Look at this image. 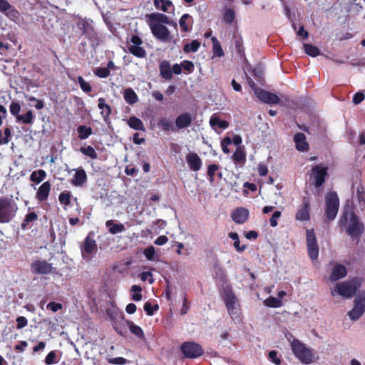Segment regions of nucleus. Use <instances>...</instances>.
<instances>
[{"mask_svg":"<svg viewBox=\"0 0 365 365\" xmlns=\"http://www.w3.org/2000/svg\"><path fill=\"white\" fill-rule=\"evenodd\" d=\"M220 296L227 309L228 314L232 319L240 317V308L237 298L230 285L220 291Z\"/></svg>","mask_w":365,"mask_h":365,"instance_id":"nucleus-1","label":"nucleus"},{"mask_svg":"<svg viewBox=\"0 0 365 365\" xmlns=\"http://www.w3.org/2000/svg\"><path fill=\"white\" fill-rule=\"evenodd\" d=\"M355 207L346 205L344 207L343 214L339 220L341 228H364V224L360 221L355 212Z\"/></svg>","mask_w":365,"mask_h":365,"instance_id":"nucleus-2","label":"nucleus"},{"mask_svg":"<svg viewBox=\"0 0 365 365\" xmlns=\"http://www.w3.org/2000/svg\"><path fill=\"white\" fill-rule=\"evenodd\" d=\"M18 210V206L13 199L2 197L0 198V222L11 221Z\"/></svg>","mask_w":365,"mask_h":365,"instance_id":"nucleus-3","label":"nucleus"},{"mask_svg":"<svg viewBox=\"0 0 365 365\" xmlns=\"http://www.w3.org/2000/svg\"><path fill=\"white\" fill-rule=\"evenodd\" d=\"M294 356L302 362L306 364L313 361L314 354L312 351L306 347L299 339H294L291 344Z\"/></svg>","mask_w":365,"mask_h":365,"instance_id":"nucleus-4","label":"nucleus"},{"mask_svg":"<svg viewBox=\"0 0 365 365\" xmlns=\"http://www.w3.org/2000/svg\"><path fill=\"white\" fill-rule=\"evenodd\" d=\"M91 23L92 21H89L86 19H81L77 22V26L82 31V34L88 39L91 46L96 48L100 43V38Z\"/></svg>","mask_w":365,"mask_h":365,"instance_id":"nucleus-5","label":"nucleus"},{"mask_svg":"<svg viewBox=\"0 0 365 365\" xmlns=\"http://www.w3.org/2000/svg\"><path fill=\"white\" fill-rule=\"evenodd\" d=\"M339 208V198L336 192H328L325 195V215L329 220H333Z\"/></svg>","mask_w":365,"mask_h":365,"instance_id":"nucleus-6","label":"nucleus"},{"mask_svg":"<svg viewBox=\"0 0 365 365\" xmlns=\"http://www.w3.org/2000/svg\"><path fill=\"white\" fill-rule=\"evenodd\" d=\"M180 350L185 357L188 359H196L204 354L202 347L197 343L185 341L181 346Z\"/></svg>","mask_w":365,"mask_h":365,"instance_id":"nucleus-7","label":"nucleus"},{"mask_svg":"<svg viewBox=\"0 0 365 365\" xmlns=\"http://www.w3.org/2000/svg\"><path fill=\"white\" fill-rule=\"evenodd\" d=\"M307 230V247L309 257L312 259H317L319 256V246L317 245L314 230Z\"/></svg>","mask_w":365,"mask_h":365,"instance_id":"nucleus-8","label":"nucleus"},{"mask_svg":"<svg viewBox=\"0 0 365 365\" xmlns=\"http://www.w3.org/2000/svg\"><path fill=\"white\" fill-rule=\"evenodd\" d=\"M314 185L319 188L325 182L328 177V168L321 165H316L312 168Z\"/></svg>","mask_w":365,"mask_h":365,"instance_id":"nucleus-9","label":"nucleus"},{"mask_svg":"<svg viewBox=\"0 0 365 365\" xmlns=\"http://www.w3.org/2000/svg\"><path fill=\"white\" fill-rule=\"evenodd\" d=\"M365 311V293L357 296L354 299V308L349 312L348 315L353 320L359 319Z\"/></svg>","mask_w":365,"mask_h":365,"instance_id":"nucleus-10","label":"nucleus"},{"mask_svg":"<svg viewBox=\"0 0 365 365\" xmlns=\"http://www.w3.org/2000/svg\"><path fill=\"white\" fill-rule=\"evenodd\" d=\"M255 94L259 100L267 104H277L279 102V98L276 94L260 88H255Z\"/></svg>","mask_w":365,"mask_h":365,"instance_id":"nucleus-11","label":"nucleus"},{"mask_svg":"<svg viewBox=\"0 0 365 365\" xmlns=\"http://www.w3.org/2000/svg\"><path fill=\"white\" fill-rule=\"evenodd\" d=\"M338 293L345 297H352L357 291V286L355 282H345L336 287Z\"/></svg>","mask_w":365,"mask_h":365,"instance_id":"nucleus-12","label":"nucleus"},{"mask_svg":"<svg viewBox=\"0 0 365 365\" xmlns=\"http://www.w3.org/2000/svg\"><path fill=\"white\" fill-rule=\"evenodd\" d=\"M52 264L46 260H36L31 264V270L34 274H47L52 272Z\"/></svg>","mask_w":365,"mask_h":365,"instance_id":"nucleus-13","label":"nucleus"},{"mask_svg":"<svg viewBox=\"0 0 365 365\" xmlns=\"http://www.w3.org/2000/svg\"><path fill=\"white\" fill-rule=\"evenodd\" d=\"M153 35L161 41H167L170 36L169 29L163 24L149 25Z\"/></svg>","mask_w":365,"mask_h":365,"instance_id":"nucleus-14","label":"nucleus"},{"mask_svg":"<svg viewBox=\"0 0 365 365\" xmlns=\"http://www.w3.org/2000/svg\"><path fill=\"white\" fill-rule=\"evenodd\" d=\"M310 218V203L308 197H304L300 208L296 213L295 220L298 221H308Z\"/></svg>","mask_w":365,"mask_h":365,"instance_id":"nucleus-15","label":"nucleus"},{"mask_svg":"<svg viewBox=\"0 0 365 365\" xmlns=\"http://www.w3.org/2000/svg\"><path fill=\"white\" fill-rule=\"evenodd\" d=\"M97 249L96 241L87 237L85 240L83 248L82 249V256L83 259L90 260Z\"/></svg>","mask_w":365,"mask_h":365,"instance_id":"nucleus-16","label":"nucleus"},{"mask_svg":"<svg viewBox=\"0 0 365 365\" xmlns=\"http://www.w3.org/2000/svg\"><path fill=\"white\" fill-rule=\"evenodd\" d=\"M147 19L149 25L162 24L170 25L172 24L170 18L165 14L161 13H152L147 16Z\"/></svg>","mask_w":365,"mask_h":365,"instance_id":"nucleus-17","label":"nucleus"},{"mask_svg":"<svg viewBox=\"0 0 365 365\" xmlns=\"http://www.w3.org/2000/svg\"><path fill=\"white\" fill-rule=\"evenodd\" d=\"M75 171L76 173L71 181V183L75 187H82L87 182V174L83 168H79L75 170Z\"/></svg>","mask_w":365,"mask_h":365,"instance_id":"nucleus-18","label":"nucleus"},{"mask_svg":"<svg viewBox=\"0 0 365 365\" xmlns=\"http://www.w3.org/2000/svg\"><path fill=\"white\" fill-rule=\"evenodd\" d=\"M186 161L190 170L198 171L202 167V160L195 153H190L186 155Z\"/></svg>","mask_w":365,"mask_h":365,"instance_id":"nucleus-19","label":"nucleus"},{"mask_svg":"<svg viewBox=\"0 0 365 365\" xmlns=\"http://www.w3.org/2000/svg\"><path fill=\"white\" fill-rule=\"evenodd\" d=\"M192 121V118L189 113H182L175 118V125L178 130L184 129L190 126Z\"/></svg>","mask_w":365,"mask_h":365,"instance_id":"nucleus-20","label":"nucleus"},{"mask_svg":"<svg viewBox=\"0 0 365 365\" xmlns=\"http://www.w3.org/2000/svg\"><path fill=\"white\" fill-rule=\"evenodd\" d=\"M51 185L50 182L46 181L42 183L36 192V199L38 202L46 201L48 199V197L51 192Z\"/></svg>","mask_w":365,"mask_h":365,"instance_id":"nucleus-21","label":"nucleus"},{"mask_svg":"<svg viewBox=\"0 0 365 365\" xmlns=\"http://www.w3.org/2000/svg\"><path fill=\"white\" fill-rule=\"evenodd\" d=\"M296 149L300 152L309 150V144L306 140V136L303 133H297L294 136Z\"/></svg>","mask_w":365,"mask_h":365,"instance_id":"nucleus-22","label":"nucleus"},{"mask_svg":"<svg viewBox=\"0 0 365 365\" xmlns=\"http://www.w3.org/2000/svg\"><path fill=\"white\" fill-rule=\"evenodd\" d=\"M160 74L165 80L169 81L173 78L172 68L169 61L164 60L159 65Z\"/></svg>","mask_w":365,"mask_h":365,"instance_id":"nucleus-23","label":"nucleus"},{"mask_svg":"<svg viewBox=\"0 0 365 365\" xmlns=\"http://www.w3.org/2000/svg\"><path fill=\"white\" fill-rule=\"evenodd\" d=\"M98 108L101 110V115H102L105 122L110 120V115L111 113V107L106 103V100L103 98H99L98 100Z\"/></svg>","mask_w":365,"mask_h":365,"instance_id":"nucleus-24","label":"nucleus"},{"mask_svg":"<svg viewBox=\"0 0 365 365\" xmlns=\"http://www.w3.org/2000/svg\"><path fill=\"white\" fill-rule=\"evenodd\" d=\"M248 215L249 212L247 209L240 207L236 209L235 211L232 213V218L235 222L242 224L247 220Z\"/></svg>","mask_w":365,"mask_h":365,"instance_id":"nucleus-25","label":"nucleus"},{"mask_svg":"<svg viewBox=\"0 0 365 365\" xmlns=\"http://www.w3.org/2000/svg\"><path fill=\"white\" fill-rule=\"evenodd\" d=\"M346 274V270L345 267L342 264H337L333 268L329 275V279L331 281H336L344 277Z\"/></svg>","mask_w":365,"mask_h":365,"instance_id":"nucleus-26","label":"nucleus"},{"mask_svg":"<svg viewBox=\"0 0 365 365\" xmlns=\"http://www.w3.org/2000/svg\"><path fill=\"white\" fill-rule=\"evenodd\" d=\"M179 24L183 32L190 31L193 24L192 17L188 14H183L180 19Z\"/></svg>","mask_w":365,"mask_h":365,"instance_id":"nucleus-27","label":"nucleus"},{"mask_svg":"<svg viewBox=\"0 0 365 365\" xmlns=\"http://www.w3.org/2000/svg\"><path fill=\"white\" fill-rule=\"evenodd\" d=\"M127 123L129 127L133 130L145 131V127L143 121L135 116L130 117Z\"/></svg>","mask_w":365,"mask_h":365,"instance_id":"nucleus-28","label":"nucleus"},{"mask_svg":"<svg viewBox=\"0 0 365 365\" xmlns=\"http://www.w3.org/2000/svg\"><path fill=\"white\" fill-rule=\"evenodd\" d=\"M126 324L128 326L130 332L140 339H144L145 335L140 327L135 324L132 321H125Z\"/></svg>","mask_w":365,"mask_h":365,"instance_id":"nucleus-29","label":"nucleus"},{"mask_svg":"<svg viewBox=\"0 0 365 365\" xmlns=\"http://www.w3.org/2000/svg\"><path fill=\"white\" fill-rule=\"evenodd\" d=\"M123 97L126 103L130 105H133L138 101L137 94L131 88H126L124 91Z\"/></svg>","mask_w":365,"mask_h":365,"instance_id":"nucleus-30","label":"nucleus"},{"mask_svg":"<svg viewBox=\"0 0 365 365\" xmlns=\"http://www.w3.org/2000/svg\"><path fill=\"white\" fill-rule=\"evenodd\" d=\"M158 126L165 132L176 130L173 125V122L166 118H160L159 120L158 121Z\"/></svg>","mask_w":365,"mask_h":365,"instance_id":"nucleus-31","label":"nucleus"},{"mask_svg":"<svg viewBox=\"0 0 365 365\" xmlns=\"http://www.w3.org/2000/svg\"><path fill=\"white\" fill-rule=\"evenodd\" d=\"M46 177V173L43 170H38L34 171L30 175V180L31 182L36 183H40L42 182Z\"/></svg>","mask_w":365,"mask_h":365,"instance_id":"nucleus-32","label":"nucleus"},{"mask_svg":"<svg viewBox=\"0 0 365 365\" xmlns=\"http://www.w3.org/2000/svg\"><path fill=\"white\" fill-rule=\"evenodd\" d=\"M92 128L88 127L86 125H79L77 128L78 138L81 140H85L88 138L92 134Z\"/></svg>","mask_w":365,"mask_h":365,"instance_id":"nucleus-33","label":"nucleus"},{"mask_svg":"<svg viewBox=\"0 0 365 365\" xmlns=\"http://www.w3.org/2000/svg\"><path fill=\"white\" fill-rule=\"evenodd\" d=\"M128 51L130 53L138 58H145L146 56V51L143 47L140 46H129Z\"/></svg>","mask_w":365,"mask_h":365,"instance_id":"nucleus-34","label":"nucleus"},{"mask_svg":"<svg viewBox=\"0 0 365 365\" xmlns=\"http://www.w3.org/2000/svg\"><path fill=\"white\" fill-rule=\"evenodd\" d=\"M264 304L268 307L278 308L282 306V302L277 297L270 296L264 301Z\"/></svg>","mask_w":365,"mask_h":365,"instance_id":"nucleus-35","label":"nucleus"},{"mask_svg":"<svg viewBox=\"0 0 365 365\" xmlns=\"http://www.w3.org/2000/svg\"><path fill=\"white\" fill-rule=\"evenodd\" d=\"M200 46V42L198 40H192L190 43L184 45L183 51L186 53L196 52Z\"/></svg>","mask_w":365,"mask_h":365,"instance_id":"nucleus-36","label":"nucleus"},{"mask_svg":"<svg viewBox=\"0 0 365 365\" xmlns=\"http://www.w3.org/2000/svg\"><path fill=\"white\" fill-rule=\"evenodd\" d=\"M10 20L16 21L19 19L20 14L11 4L10 8L7 9L6 11H2Z\"/></svg>","mask_w":365,"mask_h":365,"instance_id":"nucleus-37","label":"nucleus"},{"mask_svg":"<svg viewBox=\"0 0 365 365\" xmlns=\"http://www.w3.org/2000/svg\"><path fill=\"white\" fill-rule=\"evenodd\" d=\"M34 116L32 110H28L26 114L20 115L17 117L16 120L21 121L24 124H32L34 123Z\"/></svg>","mask_w":365,"mask_h":365,"instance_id":"nucleus-38","label":"nucleus"},{"mask_svg":"<svg viewBox=\"0 0 365 365\" xmlns=\"http://www.w3.org/2000/svg\"><path fill=\"white\" fill-rule=\"evenodd\" d=\"M303 46L307 55L312 57H316L319 55L320 51L317 46L310 43H304Z\"/></svg>","mask_w":365,"mask_h":365,"instance_id":"nucleus-39","label":"nucleus"},{"mask_svg":"<svg viewBox=\"0 0 365 365\" xmlns=\"http://www.w3.org/2000/svg\"><path fill=\"white\" fill-rule=\"evenodd\" d=\"M211 40H212V46H213L212 50H213L214 54L216 56H219V57L223 56L224 51H223L221 44L219 42V41L217 40V38L214 36L211 38Z\"/></svg>","mask_w":365,"mask_h":365,"instance_id":"nucleus-40","label":"nucleus"},{"mask_svg":"<svg viewBox=\"0 0 365 365\" xmlns=\"http://www.w3.org/2000/svg\"><path fill=\"white\" fill-rule=\"evenodd\" d=\"M155 6L164 12L168 11V6H171L172 2L170 0H154Z\"/></svg>","mask_w":365,"mask_h":365,"instance_id":"nucleus-41","label":"nucleus"},{"mask_svg":"<svg viewBox=\"0 0 365 365\" xmlns=\"http://www.w3.org/2000/svg\"><path fill=\"white\" fill-rule=\"evenodd\" d=\"M71 192L70 191H63L60 193L58 200L61 205L68 206L71 205Z\"/></svg>","mask_w":365,"mask_h":365,"instance_id":"nucleus-42","label":"nucleus"},{"mask_svg":"<svg viewBox=\"0 0 365 365\" xmlns=\"http://www.w3.org/2000/svg\"><path fill=\"white\" fill-rule=\"evenodd\" d=\"M80 151L83 155L91 158V159H96V158H98L97 153L96 152L95 149L92 146H91V145H88L87 147H82V148H81Z\"/></svg>","mask_w":365,"mask_h":365,"instance_id":"nucleus-43","label":"nucleus"},{"mask_svg":"<svg viewBox=\"0 0 365 365\" xmlns=\"http://www.w3.org/2000/svg\"><path fill=\"white\" fill-rule=\"evenodd\" d=\"M229 237L234 240V247L238 252H242L243 250H245V248H246L245 245H243L242 246L240 245V241L239 236H238L237 233L230 232L229 234Z\"/></svg>","mask_w":365,"mask_h":365,"instance_id":"nucleus-44","label":"nucleus"},{"mask_svg":"<svg viewBox=\"0 0 365 365\" xmlns=\"http://www.w3.org/2000/svg\"><path fill=\"white\" fill-rule=\"evenodd\" d=\"M38 220V215L35 212L28 213L24 219V222L21 225V228H26L31 222H34Z\"/></svg>","mask_w":365,"mask_h":365,"instance_id":"nucleus-45","label":"nucleus"},{"mask_svg":"<svg viewBox=\"0 0 365 365\" xmlns=\"http://www.w3.org/2000/svg\"><path fill=\"white\" fill-rule=\"evenodd\" d=\"M356 200L361 207L365 206V192L363 186H359L357 188Z\"/></svg>","mask_w":365,"mask_h":365,"instance_id":"nucleus-46","label":"nucleus"},{"mask_svg":"<svg viewBox=\"0 0 365 365\" xmlns=\"http://www.w3.org/2000/svg\"><path fill=\"white\" fill-rule=\"evenodd\" d=\"M234 161L237 163H244L246 160V155L243 150L237 148L232 155Z\"/></svg>","mask_w":365,"mask_h":365,"instance_id":"nucleus-47","label":"nucleus"},{"mask_svg":"<svg viewBox=\"0 0 365 365\" xmlns=\"http://www.w3.org/2000/svg\"><path fill=\"white\" fill-rule=\"evenodd\" d=\"M77 81L79 83L80 88L83 92L86 93H90L91 92V86L88 82H86L81 76H78Z\"/></svg>","mask_w":365,"mask_h":365,"instance_id":"nucleus-48","label":"nucleus"},{"mask_svg":"<svg viewBox=\"0 0 365 365\" xmlns=\"http://www.w3.org/2000/svg\"><path fill=\"white\" fill-rule=\"evenodd\" d=\"M235 17V11L232 9H228L223 14V20L226 24H231L233 23Z\"/></svg>","mask_w":365,"mask_h":365,"instance_id":"nucleus-49","label":"nucleus"},{"mask_svg":"<svg viewBox=\"0 0 365 365\" xmlns=\"http://www.w3.org/2000/svg\"><path fill=\"white\" fill-rule=\"evenodd\" d=\"M210 123L212 126L218 125L220 128L226 129L229 126V123L226 120H222L219 118H211Z\"/></svg>","mask_w":365,"mask_h":365,"instance_id":"nucleus-50","label":"nucleus"},{"mask_svg":"<svg viewBox=\"0 0 365 365\" xmlns=\"http://www.w3.org/2000/svg\"><path fill=\"white\" fill-rule=\"evenodd\" d=\"M93 73L96 76L102 78H107L110 74V71L108 70V68H106V67L96 68L93 71Z\"/></svg>","mask_w":365,"mask_h":365,"instance_id":"nucleus-51","label":"nucleus"},{"mask_svg":"<svg viewBox=\"0 0 365 365\" xmlns=\"http://www.w3.org/2000/svg\"><path fill=\"white\" fill-rule=\"evenodd\" d=\"M143 309L147 315L152 316L154 314L155 311L158 310L159 306L156 304L153 307L150 302H147L145 303Z\"/></svg>","mask_w":365,"mask_h":365,"instance_id":"nucleus-52","label":"nucleus"},{"mask_svg":"<svg viewBox=\"0 0 365 365\" xmlns=\"http://www.w3.org/2000/svg\"><path fill=\"white\" fill-rule=\"evenodd\" d=\"M44 361L46 365H52L56 364L58 361L56 351H50L46 356Z\"/></svg>","mask_w":365,"mask_h":365,"instance_id":"nucleus-53","label":"nucleus"},{"mask_svg":"<svg viewBox=\"0 0 365 365\" xmlns=\"http://www.w3.org/2000/svg\"><path fill=\"white\" fill-rule=\"evenodd\" d=\"M145 257L150 261L155 259V250L153 246H149L143 251Z\"/></svg>","mask_w":365,"mask_h":365,"instance_id":"nucleus-54","label":"nucleus"},{"mask_svg":"<svg viewBox=\"0 0 365 365\" xmlns=\"http://www.w3.org/2000/svg\"><path fill=\"white\" fill-rule=\"evenodd\" d=\"M9 110H10V113H11V115H13L14 116L16 117V118H17V117L19 115V113H20V110H21V106L19 104V102H11V103L10 104V106H9Z\"/></svg>","mask_w":365,"mask_h":365,"instance_id":"nucleus-55","label":"nucleus"},{"mask_svg":"<svg viewBox=\"0 0 365 365\" xmlns=\"http://www.w3.org/2000/svg\"><path fill=\"white\" fill-rule=\"evenodd\" d=\"M269 359L276 365L281 364V359L278 356V351L276 350H272L268 354Z\"/></svg>","mask_w":365,"mask_h":365,"instance_id":"nucleus-56","label":"nucleus"},{"mask_svg":"<svg viewBox=\"0 0 365 365\" xmlns=\"http://www.w3.org/2000/svg\"><path fill=\"white\" fill-rule=\"evenodd\" d=\"M219 169V166L216 164H211L207 167V175L210 181L212 182L214 181L215 172Z\"/></svg>","mask_w":365,"mask_h":365,"instance_id":"nucleus-57","label":"nucleus"},{"mask_svg":"<svg viewBox=\"0 0 365 365\" xmlns=\"http://www.w3.org/2000/svg\"><path fill=\"white\" fill-rule=\"evenodd\" d=\"M181 66L185 71H187L190 73H192L195 68L194 63L188 60L182 61L181 62Z\"/></svg>","mask_w":365,"mask_h":365,"instance_id":"nucleus-58","label":"nucleus"},{"mask_svg":"<svg viewBox=\"0 0 365 365\" xmlns=\"http://www.w3.org/2000/svg\"><path fill=\"white\" fill-rule=\"evenodd\" d=\"M26 98H27L28 101L30 102H36L35 108L37 110H41L44 108L45 104H44V102L43 100L38 99L34 96H29V97H26Z\"/></svg>","mask_w":365,"mask_h":365,"instance_id":"nucleus-59","label":"nucleus"},{"mask_svg":"<svg viewBox=\"0 0 365 365\" xmlns=\"http://www.w3.org/2000/svg\"><path fill=\"white\" fill-rule=\"evenodd\" d=\"M231 143L232 139L230 137H225L222 139L221 142V146L224 153L228 154L230 153V149L227 148V146Z\"/></svg>","mask_w":365,"mask_h":365,"instance_id":"nucleus-60","label":"nucleus"},{"mask_svg":"<svg viewBox=\"0 0 365 365\" xmlns=\"http://www.w3.org/2000/svg\"><path fill=\"white\" fill-rule=\"evenodd\" d=\"M16 329H21L27 326L28 320L25 317L20 316L16 319Z\"/></svg>","mask_w":365,"mask_h":365,"instance_id":"nucleus-61","label":"nucleus"},{"mask_svg":"<svg viewBox=\"0 0 365 365\" xmlns=\"http://www.w3.org/2000/svg\"><path fill=\"white\" fill-rule=\"evenodd\" d=\"M46 308L51 310L53 312H56L63 308V305L61 303L51 302L46 305Z\"/></svg>","mask_w":365,"mask_h":365,"instance_id":"nucleus-62","label":"nucleus"},{"mask_svg":"<svg viewBox=\"0 0 365 365\" xmlns=\"http://www.w3.org/2000/svg\"><path fill=\"white\" fill-rule=\"evenodd\" d=\"M108 362L112 364L123 365L126 364L127 359L123 357L119 356L115 358L108 359Z\"/></svg>","mask_w":365,"mask_h":365,"instance_id":"nucleus-63","label":"nucleus"},{"mask_svg":"<svg viewBox=\"0 0 365 365\" xmlns=\"http://www.w3.org/2000/svg\"><path fill=\"white\" fill-rule=\"evenodd\" d=\"M235 48H236L237 52L240 56L245 55L244 47H243V45H242V40L241 38L235 39Z\"/></svg>","mask_w":365,"mask_h":365,"instance_id":"nucleus-64","label":"nucleus"}]
</instances>
